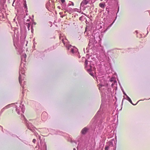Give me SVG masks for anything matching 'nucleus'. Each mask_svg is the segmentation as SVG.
Instances as JSON below:
<instances>
[{"mask_svg": "<svg viewBox=\"0 0 150 150\" xmlns=\"http://www.w3.org/2000/svg\"><path fill=\"white\" fill-rule=\"evenodd\" d=\"M59 39L62 40V42L65 46L67 50H70V51L73 54L76 53L78 52V50L76 47H74L72 46L71 45L69 44H66L64 40H67L65 36L63 37L61 36L59 37Z\"/></svg>", "mask_w": 150, "mask_h": 150, "instance_id": "nucleus-1", "label": "nucleus"}, {"mask_svg": "<svg viewBox=\"0 0 150 150\" xmlns=\"http://www.w3.org/2000/svg\"><path fill=\"white\" fill-rule=\"evenodd\" d=\"M119 10V6H118V10L116 13V16L115 17V19L112 22L113 18L112 17H110L109 18H107L106 21H105V24H107V25H109L104 30H102V32L105 33L108 29H109L110 27L112 26L113 23H114L115 20L117 18V13L118 12Z\"/></svg>", "mask_w": 150, "mask_h": 150, "instance_id": "nucleus-2", "label": "nucleus"}, {"mask_svg": "<svg viewBox=\"0 0 150 150\" xmlns=\"http://www.w3.org/2000/svg\"><path fill=\"white\" fill-rule=\"evenodd\" d=\"M23 116L24 119V122L28 129L30 130L33 132L34 133L35 135L37 136V135H38V134L37 133L35 132V130L36 129V128L34 127L31 123H30L27 120L23 115Z\"/></svg>", "mask_w": 150, "mask_h": 150, "instance_id": "nucleus-3", "label": "nucleus"}, {"mask_svg": "<svg viewBox=\"0 0 150 150\" xmlns=\"http://www.w3.org/2000/svg\"><path fill=\"white\" fill-rule=\"evenodd\" d=\"M16 108V111L18 114H20V112L21 111L23 113L25 110V106L23 105H21L20 103H16L15 105Z\"/></svg>", "mask_w": 150, "mask_h": 150, "instance_id": "nucleus-4", "label": "nucleus"}, {"mask_svg": "<svg viewBox=\"0 0 150 150\" xmlns=\"http://www.w3.org/2000/svg\"><path fill=\"white\" fill-rule=\"evenodd\" d=\"M88 61L86 59L85 61V67L87 68L86 69L87 71L89 74L93 77H94V73L93 72V69H94V68L93 67L92 65L90 64L89 66H87Z\"/></svg>", "mask_w": 150, "mask_h": 150, "instance_id": "nucleus-5", "label": "nucleus"}, {"mask_svg": "<svg viewBox=\"0 0 150 150\" xmlns=\"http://www.w3.org/2000/svg\"><path fill=\"white\" fill-rule=\"evenodd\" d=\"M22 64H21V67L20 68V71L19 72V82L21 86H22L21 83L22 81L24 80L23 78H25V75H24V70L23 68L22 67Z\"/></svg>", "mask_w": 150, "mask_h": 150, "instance_id": "nucleus-6", "label": "nucleus"}, {"mask_svg": "<svg viewBox=\"0 0 150 150\" xmlns=\"http://www.w3.org/2000/svg\"><path fill=\"white\" fill-rule=\"evenodd\" d=\"M87 36L88 37V39L89 40V43L88 45V48L94 43H96L97 41L96 40L93 38V35H88L87 34Z\"/></svg>", "mask_w": 150, "mask_h": 150, "instance_id": "nucleus-7", "label": "nucleus"}, {"mask_svg": "<svg viewBox=\"0 0 150 150\" xmlns=\"http://www.w3.org/2000/svg\"><path fill=\"white\" fill-rule=\"evenodd\" d=\"M102 107V105H101L100 107L99 111L95 115L94 117H100V116L101 117H102L103 116L104 117V115H105V113L103 111V110H101V108Z\"/></svg>", "mask_w": 150, "mask_h": 150, "instance_id": "nucleus-8", "label": "nucleus"}, {"mask_svg": "<svg viewBox=\"0 0 150 150\" xmlns=\"http://www.w3.org/2000/svg\"><path fill=\"white\" fill-rule=\"evenodd\" d=\"M40 146H39L38 150H47L46 143L44 142H43L42 141L40 140Z\"/></svg>", "mask_w": 150, "mask_h": 150, "instance_id": "nucleus-9", "label": "nucleus"}, {"mask_svg": "<svg viewBox=\"0 0 150 150\" xmlns=\"http://www.w3.org/2000/svg\"><path fill=\"white\" fill-rule=\"evenodd\" d=\"M89 0H83L80 4V8L83 10L85 9V5H86L89 2Z\"/></svg>", "mask_w": 150, "mask_h": 150, "instance_id": "nucleus-10", "label": "nucleus"}, {"mask_svg": "<svg viewBox=\"0 0 150 150\" xmlns=\"http://www.w3.org/2000/svg\"><path fill=\"white\" fill-rule=\"evenodd\" d=\"M125 96H126V98L125 97V96H123V99H122V104L123 103V101L125 99H126L127 100H128L131 103L132 105H136L138 103V102L140 100H139L137 103L136 104H134L132 103V101L131 100V99L130 98L127 94H126V95H125Z\"/></svg>", "mask_w": 150, "mask_h": 150, "instance_id": "nucleus-11", "label": "nucleus"}, {"mask_svg": "<svg viewBox=\"0 0 150 150\" xmlns=\"http://www.w3.org/2000/svg\"><path fill=\"white\" fill-rule=\"evenodd\" d=\"M92 35H93V38L96 40L100 39V33L99 32L93 31Z\"/></svg>", "mask_w": 150, "mask_h": 150, "instance_id": "nucleus-12", "label": "nucleus"}, {"mask_svg": "<svg viewBox=\"0 0 150 150\" xmlns=\"http://www.w3.org/2000/svg\"><path fill=\"white\" fill-rule=\"evenodd\" d=\"M99 89L100 91H101L102 93H104V92L103 91H104L105 90H106L107 89V86H104L103 84L101 83V82H100V84H99Z\"/></svg>", "mask_w": 150, "mask_h": 150, "instance_id": "nucleus-13", "label": "nucleus"}, {"mask_svg": "<svg viewBox=\"0 0 150 150\" xmlns=\"http://www.w3.org/2000/svg\"><path fill=\"white\" fill-rule=\"evenodd\" d=\"M5 15L4 11L3 12L2 11H0V20H1L2 19L4 18Z\"/></svg>", "mask_w": 150, "mask_h": 150, "instance_id": "nucleus-14", "label": "nucleus"}, {"mask_svg": "<svg viewBox=\"0 0 150 150\" xmlns=\"http://www.w3.org/2000/svg\"><path fill=\"white\" fill-rule=\"evenodd\" d=\"M88 130V129L86 127H85L81 131V134H85L87 133Z\"/></svg>", "mask_w": 150, "mask_h": 150, "instance_id": "nucleus-15", "label": "nucleus"}, {"mask_svg": "<svg viewBox=\"0 0 150 150\" xmlns=\"http://www.w3.org/2000/svg\"><path fill=\"white\" fill-rule=\"evenodd\" d=\"M102 120H100L98 123V126L99 127V129H102L103 128V125L102 124Z\"/></svg>", "mask_w": 150, "mask_h": 150, "instance_id": "nucleus-16", "label": "nucleus"}, {"mask_svg": "<svg viewBox=\"0 0 150 150\" xmlns=\"http://www.w3.org/2000/svg\"><path fill=\"white\" fill-rule=\"evenodd\" d=\"M26 57H27L25 53L23 55H21V62L22 63L23 62V58H24L23 62H25L26 58Z\"/></svg>", "mask_w": 150, "mask_h": 150, "instance_id": "nucleus-17", "label": "nucleus"}, {"mask_svg": "<svg viewBox=\"0 0 150 150\" xmlns=\"http://www.w3.org/2000/svg\"><path fill=\"white\" fill-rule=\"evenodd\" d=\"M99 6L101 8L104 9L105 6V2H101L99 4Z\"/></svg>", "mask_w": 150, "mask_h": 150, "instance_id": "nucleus-18", "label": "nucleus"}, {"mask_svg": "<svg viewBox=\"0 0 150 150\" xmlns=\"http://www.w3.org/2000/svg\"><path fill=\"white\" fill-rule=\"evenodd\" d=\"M104 57L105 59H104L103 61H105V62L107 61V62H108V63L110 62V59L108 56L107 57V56H106V55H105L104 56Z\"/></svg>", "mask_w": 150, "mask_h": 150, "instance_id": "nucleus-19", "label": "nucleus"}, {"mask_svg": "<svg viewBox=\"0 0 150 150\" xmlns=\"http://www.w3.org/2000/svg\"><path fill=\"white\" fill-rule=\"evenodd\" d=\"M24 8L26 9L25 10V11L26 12H28L27 9V4L26 3V1H25V3L24 4Z\"/></svg>", "mask_w": 150, "mask_h": 150, "instance_id": "nucleus-20", "label": "nucleus"}, {"mask_svg": "<svg viewBox=\"0 0 150 150\" xmlns=\"http://www.w3.org/2000/svg\"><path fill=\"white\" fill-rule=\"evenodd\" d=\"M8 0L9 1V0ZM5 1L6 0H0V3L2 5H4L5 3Z\"/></svg>", "mask_w": 150, "mask_h": 150, "instance_id": "nucleus-21", "label": "nucleus"}, {"mask_svg": "<svg viewBox=\"0 0 150 150\" xmlns=\"http://www.w3.org/2000/svg\"><path fill=\"white\" fill-rule=\"evenodd\" d=\"M120 88H121V89L122 91V92H123V94H124L125 95H126V93H125V91H124V90H123V88H122V86H120Z\"/></svg>", "mask_w": 150, "mask_h": 150, "instance_id": "nucleus-22", "label": "nucleus"}, {"mask_svg": "<svg viewBox=\"0 0 150 150\" xmlns=\"http://www.w3.org/2000/svg\"><path fill=\"white\" fill-rule=\"evenodd\" d=\"M10 105L11 104L5 106L4 108H5V109H7L10 107Z\"/></svg>", "mask_w": 150, "mask_h": 150, "instance_id": "nucleus-23", "label": "nucleus"}, {"mask_svg": "<svg viewBox=\"0 0 150 150\" xmlns=\"http://www.w3.org/2000/svg\"><path fill=\"white\" fill-rule=\"evenodd\" d=\"M5 109V108H2V109H1V112H0V113H2V112L4 111V110Z\"/></svg>", "mask_w": 150, "mask_h": 150, "instance_id": "nucleus-24", "label": "nucleus"}, {"mask_svg": "<svg viewBox=\"0 0 150 150\" xmlns=\"http://www.w3.org/2000/svg\"><path fill=\"white\" fill-rule=\"evenodd\" d=\"M27 24H28V25H27L28 28V30H30L29 28L30 27V24L29 23H27Z\"/></svg>", "mask_w": 150, "mask_h": 150, "instance_id": "nucleus-25", "label": "nucleus"}, {"mask_svg": "<svg viewBox=\"0 0 150 150\" xmlns=\"http://www.w3.org/2000/svg\"><path fill=\"white\" fill-rule=\"evenodd\" d=\"M109 148V146H106L105 148V150H108Z\"/></svg>", "mask_w": 150, "mask_h": 150, "instance_id": "nucleus-26", "label": "nucleus"}, {"mask_svg": "<svg viewBox=\"0 0 150 150\" xmlns=\"http://www.w3.org/2000/svg\"><path fill=\"white\" fill-rule=\"evenodd\" d=\"M62 4H64L65 2V0H60Z\"/></svg>", "mask_w": 150, "mask_h": 150, "instance_id": "nucleus-27", "label": "nucleus"}, {"mask_svg": "<svg viewBox=\"0 0 150 150\" xmlns=\"http://www.w3.org/2000/svg\"><path fill=\"white\" fill-rule=\"evenodd\" d=\"M106 10L107 11V13L108 14L109 13V11L108 10V9L107 8H106Z\"/></svg>", "mask_w": 150, "mask_h": 150, "instance_id": "nucleus-28", "label": "nucleus"}, {"mask_svg": "<svg viewBox=\"0 0 150 150\" xmlns=\"http://www.w3.org/2000/svg\"><path fill=\"white\" fill-rule=\"evenodd\" d=\"M36 141V140L35 139H33V142L34 143H35Z\"/></svg>", "mask_w": 150, "mask_h": 150, "instance_id": "nucleus-29", "label": "nucleus"}, {"mask_svg": "<svg viewBox=\"0 0 150 150\" xmlns=\"http://www.w3.org/2000/svg\"><path fill=\"white\" fill-rule=\"evenodd\" d=\"M31 32H33V26H32L31 27Z\"/></svg>", "mask_w": 150, "mask_h": 150, "instance_id": "nucleus-30", "label": "nucleus"}, {"mask_svg": "<svg viewBox=\"0 0 150 150\" xmlns=\"http://www.w3.org/2000/svg\"><path fill=\"white\" fill-rule=\"evenodd\" d=\"M118 83H119L120 86H121V83L120 82V81H119L118 80Z\"/></svg>", "mask_w": 150, "mask_h": 150, "instance_id": "nucleus-31", "label": "nucleus"}, {"mask_svg": "<svg viewBox=\"0 0 150 150\" xmlns=\"http://www.w3.org/2000/svg\"><path fill=\"white\" fill-rule=\"evenodd\" d=\"M71 5L74 6V3L73 2H71Z\"/></svg>", "mask_w": 150, "mask_h": 150, "instance_id": "nucleus-32", "label": "nucleus"}, {"mask_svg": "<svg viewBox=\"0 0 150 150\" xmlns=\"http://www.w3.org/2000/svg\"><path fill=\"white\" fill-rule=\"evenodd\" d=\"M81 18H82V17H80L79 18V20H81Z\"/></svg>", "mask_w": 150, "mask_h": 150, "instance_id": "nucleus-33", "label": "nucleus"}, {"mask_svg": "<svg viewBox=\"0 0 150 150\" xmlns=\"http://www.w3.org/2000/svg\"><path fill=\"white\" fill-rule=\"evenodd\" d=\"M23 84H24V85L25 84H26V82H25V81H24V82Z\"/></svg>", "mask_w": 150, "mask_h": 150, "instance_id": "nucleus-34", "label": "nucleus"}, {"mask_svg": "<svg viewBox=\"0 0 150 150\" xmlns=\"http://www.w3.org/2000/svg\"><path fill=\"white\" fill-rule=\"evenodd\" d=\"M14 1H13V3L12 4V5H13V6H14Z\"/></svg>", "mask_w": 150, "mask_h": 150, "instance_id": "nucleus-35", "label": "nucleus"}, {"mask_svg": "<svg viewBox=\"0 0 150 150\" xmlns=\"http://www.w3.org/2000/svg\"><path fill=\"white\" fill-rule=\"evenodd\" d=\"M30 21V20L29 19H27V20L26 21L27 22H28L29 21Z\"/></svg>", "mask_w": 150, "mask_h": 150, "instance_id": "nucleus-36", "label": "nucleus"}, {"mask_svg": "<svg viewBox=\"0 0 150 150\" xmlns=\"http://www.w3.org/2000/svg\"><path fill=\"white\" fill-rule=\"evenodd\" d=\"M58 8L60 9V7L59 6H58L57 7Z\"/></svg>", "mask_w": 150, "mask_h": 150, "instance_id": "nucleus-37", "label": "nucleus"}, {"mask_svg": "<svg viewBox=\"0 0 150 150\" xmlns=\"http://www.w3.org/2000/svg\"><path fill=\"white\" fill-rule=\"evenodd\" d=\"M33 23H34V25H36V23L35 22H34Z\"/></svg>", "mask_w": 150, "mask_h": 150, "instance_id": "nucleus-38", "label": "nucleus"}, {"mask_svg": "<svg viewBox=\"0 0 150 150\" xmlns=\"http://www.w3.org/2000/svg\"><path fill=\"white\" fill-rule=\"evenodd\" d=\"M23 60H24V58H23ZM23 62H22V63L21 62V64H22V63Z\"/></svg>", "mask_w": 150, "mask_h": 150, "instance_id": "nucleus-39", "label": "nucleus"}, {"mask_svg": "<svg viewBox=\"0 0 150 150\" xmlns=\"http://www.w3.org/2000/svg\"><path fill=\"white\" fill-rule=\"evenodd\" d=\"M22 87H23V88H24V86H22Z\"/></svg>", "mask_w": 150, "mask_h": 150, "instance_id": "nucleus-40", "label": "nucleus"}, {"mask_svg": "<svg viewBox=\"0 0 150 150\" xmlns=\"http://www.w3.org/2000/svg\"><path fill=\"white\" fill-rule=\"evenodd\" d=\"M73 150H76V149H75V148H74L73 149Z\"/></svg>", "mask_w": 150, "mask_h": 150, "instance_id": "nucleus-41", "label": "nucleus"}, {"mask_svg": "<svg viewBox=\"0 0 150 150\" xmlns=\"http://www.w3.org/2000/svg\"><path fill=\"white\" fill-rule=\"evenodd\" d=\"M39 139H40V136H39Z\"/></svg>", "mask_w": 150, "mask_h": 150, "instance_id": "nucleus-42", "label": "nucleus"}, {"mask_svg": "<svg viewBox=\"0 0 150 150\" xmlns=\"http://www.w3.org/2000/svg\"><path fill=\"white\" fill-rule=\"evenodd\" d=\"M22 94H23V93H24L23 91V92H22Z\"/></svg>", "mask_w": 150, "mask_h": 150, "instance_id": "nucleus-43", "label": "nucleus"}, {"mask_svg": "<svg viewBox=\"0 0 150 150\" xmlns=\"http://www.w3.org/2000/svg\"><path fill=\"white\" fill-rule=\"evenodd\" d=\"M69 4V5H71V4Z\"/></svg>", "mask_w": 150, "mask_h": 150, "instance_id": "nucleus-44", "label": "nucleus"}, {"mask_svg": "<svg viewBox=\"0 0 150 150\" xmlns=\"http://www.w3.org/2000/svg\"><path fill=\"white\" fill-rule=\"evenodd\" d=\"M100 79H100H100H99V81H100Z\"/></svg>", "mask_w": 150, "mask_h": 150, "instance_id": "nucleus-45", "label": "nucleus"}, {"mask_svg": "<svg viewBox=\"0 0 150 150\" xmlns=\"http://www.w3.org/2000/svg\"><path fill=\"white\" fill-rule=\"evenodd\" d=\"M114 1H117V0H114Z\"/></svg>", "mask_w": 150, "mask_h": 150, "instance_id": "nucleus-46", "label": "nucleus"}, {"mask_svg": "<svg viewBox=\"0 0 150 150\" xmlns=\"http://www.w3.org/2000/svg\"><path fill=\"white\" fill-rule=\"evenodd\" d=\"M85 30H86V28Z\"/></svg>", "mask_w": 150, "mask_h": 150, "instance_id": "nucleus-47", "label": "nucleus"}, {"mask_svg": "<svg viewBox=\"0 0 150 150\" xmlns=\"http://www.w3.org/2000/svg\"><path fill=\"white\" fill-rule=\"evenodd\" d=\"M88 49V47H87V48H86V49Z\"/></svg>", "mask_w": 150, "mask_h": 150, "instance_id": "nucleus-48", "label": "nucleus"}, {"mask_svg": "<svg viewBox=\"0 0 150 150\" xmlns=\"http://www.w3.org/2000/svg\"><path fill=\"white\" fill-rule=\"evenodd\" d=\"M43 114H44V113H43L42 115Z\"/></svg>", "mask_w": 150, "mask_h": 150, "instance_id": "nucleus-49", "label": "nucleus"}, {"mask_svg": "<svg viewBox=\"0 0 150 150\" xmlns=\"http://www.w3.org/2000/svg\"><path fill=\"white\" fill-rule=\"evenodd\" d=\"M0 127H1L2 128V127L0 125Z\"/></svg>", "mask_w": 150, "mask_h": 150, "instance_id": "nucleus-50", "label": "nucleus"}, {"mask_svg": "<svg viewBox=\"0 0 150 150\" xmlns=\"http://www.w3.org/2000/svg\"><path fill=\"white\" fill-rule=\"evenodd\" d=\"M104 123H105V122H104V123H103V124H104Z\"/></svg>", "mask_w": 150, "mask_h": 150, "instance_id": "nucleus-51", "label": "nucleus"}, {"mask_svg": "<svg viewBox=\"0 0 150 150\" xmlns=\"http://www.w3.org/2000/svg\"><path fill=\"white\" fill-rule=\"evenodd\" d=\"M15 19H14V20H15Z\"/></svg>", "mask_w": 150, "mask_h": 150, "instance_id": "nucleus-52", "label": "nucleus"}]
</instances>
